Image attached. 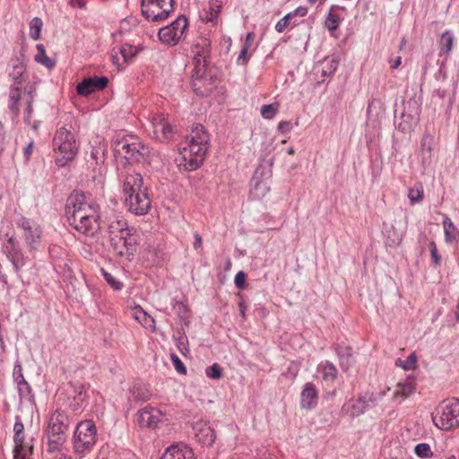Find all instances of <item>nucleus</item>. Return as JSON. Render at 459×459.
<instances>
[{"mask_svg":"<svg viewBox=\"0 0 459 459\" xmlns=\"http://www.w3.org/2000/svg\"><path fill=\"white\" fill-rule=\"evenodd\" d=\"M67 221L76 230L93 236L99 229V215L93 204L85 202L83 193L73 191L66 200Z\"/></svg>","mask_w":459,"mask_h":459,"instance_id":"f257e3e1","label":"nucleus"},{"mask_svg":"<svg viewBox=\"0 0 459 459\" xmlns=\"http://www.w3.org/2000/svg\"><path fill=\"white\" fill-rule=\"evenodd\" d=\"M126 222L117 221L109 226L110 245L117 255L131 261L140 244V236L132 228H124Z\"/></svg>","mask_w":459,"mask_h":459,"instance_id":"f03ea898","label":"nucleus"},{"mask_svg":"<svg viewBox=\"0 0 459 459\" xmlns=\"http://www.w3.org/2000/svg\"><path fill=\"white\" fill-rule=\"evenodd\" d=\"M431 415L434 424L443 430H451L458 428L459 400L452 397L443 401Z\"/></svg>","mask_w":459,"mask_h":459,"instance_id":"7ed1b4c3","label":"nucleus"},{"mask_svg":"<svg viewBox=\"0 0 459 459\" xmlns=\"http://www.w3.org/2000/svg\"><path fill=\"white\" fill-rule=\"evenodd\" d=\"M74 447L77 454L90 452L97 441V429L92 420H86L77 424L74 431Z\"/></svg>","mask_w":459,"mask_h":459,"instance_id":"20e7f679","label":"nucleus"},{"mask_svg":"<svg viewBox=\"0 0 459 459\" xmlns=\"http://www.w3.org/2000/svg\"><path fill=\"white\" fill-rule=\"evenodd\" d=\"M174 0H141V12L148 22H160L173 12Z\"/></svg>","mask_w":459,"mask_h":459,"instance_id":"39448f33","label":"nucleus"},{"mask_svg":"<svg viewBox=\"0 0 459 459\" xmlns=\"http://www.w3.org/2000/svg\"><path fill=\"white\" fill-rule=\"evenodd\" d=\"M188 22L185 15H179L169 25L160 29L158 37L160 40L169 46H176L186 38Z\"/></svg>","mask_w":459,"mask_h":459,"instance_id":"423d86ee","label":"nucleus"},{"mask_svg":"<svg viewBox=\"0 0 459 459\" xmlns=\"http://www.w3.org/2000/svg\"><path fill=\"white\" fill-rule=\"evenodd\" d=\"M192 53L194 54V69H197V74H204L207 70L211 56V40L204 37L198 38L192 45Z\"/></svg>","mask_w":459,"mask_h":459,"instance_id":"0eeeda50","label":"nucleus"},{"mask_svg":"<svg viewBox=\"0 0 459 459\" xmlns=\"http://www.w3.org/2000/svg\"><path fill=\"white\" fill-rule=\"evenodd\" d=\"M206 152V145L184 146L182 149H179V154L185 163L180 162L179 167L183 165L187 170H195L198 169L204 160Z\"/></svg>","mask_w":459,"mask_h":459,"instance_id":"6e6552de","label":"nucleus"},{"mask_svg":"<svg viewBox=\"0 0 459 459\" xmlns=\"http://www.w3.org/2000/svg\"><path fill=\"white\" fill-rule=\"evenodd\" d=\"M18 226L24 230L25 242L30 251L36 250L40 243L42 230L34 221L21 217Z\"/></svg>","mask_w":459,"mask_h":459,"instance_id":"1a4fd4ad","label":"nucleus"},{"mask_svg":"<svg viewBox=\"0 0 459 459\" xmlns=\"http://www.w3.org/2000/svg\"><path fill=\"white\" fill-rule=\"evenodd\" d=\"M5 236L7 239L3 244V251L12 263L15 273L19 274L21 268L24 265L23 254L15 238L13 236L9 237L8 234Z\"/></svg>","mask_w":459,"mask_h":459,"instance_id":"9d476101","label":"nucleus"},{"mask_svg":"<svg viewBox=\"0 0 459 459\" xmlns=\"http://www.w3.org/2000/svg\"><path fill=\"white\" fill-rule=\"evenodd\" d=\"M125 204L129 212L135 215H144L151 208V199L147 190L137 192L131 197H126Z\"/></svg>","mask_w":459,"mask_h":459,"instance_id":"9b49d317","label":"nucleus"},{"mask_svg":"<svg viewBox=\"0 0 459 459\" xmlns=\"http://www.w3.org/2000/svg\"><path fill=\"white\" fill-rule=\"evenodd\" d=\"M192 87L195 93L201 97L209 96L214 88L212 76L207 74V70L204 74H197V69H193Z\"/></svg>","mask_w":459,"mask_h":459,"instance_id":"f8f14e48","label":"nucleus"},{"mask_svg":"<svg viewBox=\"0 0 459 459\" xmlns=\"http://www.w3.org/2000/svg\"><path fill=\"white\" fill-rule=\"evenodd\" d=\"M271 146L272 145H267L263 150V158L261 159V161L255 170L251 179L259 181L264 180L265 182H268L271 178L273 174L272 167L274 160L273 155H272V150L270 149Z\"/></svg>","mask_w":459,"mask_h":459,"instance_id":"ddd939ff","label":"nucleus"},{"mask_svg":"<svg viewBox=\"0 0 459 459\" xmlns=\"http://www.w3.org/2000/svg\"><path fill=\"white\" fill-rule=\"evenodd\" d=\"M108 83V79L106 76H93L84 78L76 86L78 95L89 96L95 91L104 90Z\"/></svg>","mask_w":459,"mask_h":459,"instance_id":"4468645a","label":"nucleus"},{"mask_svg":"<svg viewBox=\"0 0 459 459\" xmlns=\"http://www.w3.org/2000/svg\"><path fill=\"white\" fill-rule=\"evenodd\" d=\"M147 190L143 187V177L140 173L127 174L124 179L123 192L126 197H131L137 194V192H143Z\"/></svg>","mask_w":459,"mask_h":459,"instance_id":"2eb2a0df","label":"nucleus"},{"mask_svg":"<svg viewBox=\"0 0 459 459\" xmlns=\"http://www.w3.org/2000/svg\"><path fill=\"white\" fill-rule=\"evenodd\" d=\"M13 459H27L33 452V445L25 441L24 431L13 435Z\"/></svg>","mask_w":459,"mask_h":459,"instance_id":"dca6fc26","label":"nucleus"},{"mask_svg":"<svg viewBox=\"0 0 459 459\" xmlns=\"http://www.w3.org/2000/svg\"><path fill=\"white\" fill-rule=\"evenodd\" d=\"M196 440L207 446H212L216 438L215 430L206 422H196L194 426Z\"/></svg>","mask_w":459,"mask_h":459,"instance_id":"f3484780","label":"nucleus"},{"mask_svg":"<svg viewBox=\"0 0 459 459\" xmlns=\"http://www.w3.org/2000/svg\"><path fill=\"white\" fill-rule=\"evenodd\" d=\"M160 411L153 407H145L139 411L137 422L141 427L155 428L161 420Z\"/></svg>","mask_w":459,"mask_h":459,"instance_id":"a211bd4d","label":"nucleus"},{"mask_svg":"<svg viewBox=\"0 0 459 459\" xmlns=\"http://www.w3.org/2000/svg\"><path fill=\"white\" fill-rule=\"evenodd\" d=\"M300 406L303 409L310 410L317 404L318 392L316 385L312 383H307L300 395Z\"/></svg>","mask_w":459,"mask_h":459,"instance_id":"6ab92c4d","label":"nucleus"},{"mask_svg":"<svg viewBox=\"0 0 459 459\" xmlns=\"http://www.w3.org/2000/svg\"><path fill=\"white\" fill-rule=\"evenodd\" d=\"M151 396L152 393L148 385L143 383H135L129 389L128 403H130V406H132L133 402H146L151 398Z\"/></svg>","mask_w":459,"mask_h":459,"instance_id":"aec40b11","label":"nucleus"},{"mask_svg":"<svg viewBox=\"0 0 459 459\" xmlns=\"http://www.w3.org/2000/svg\"><path fill=\"white\" fill-rule=\"evenodd\" d=\"M160 459H194L193 450L187 446H170Z\"/></svg>","mask_w":459,"mask_h":459,"instance_id":"412c9836","label":"nucleus"},{"mask_svg":"<svg viewBox=\"0 0 459 459\" xmlns=\"http://www.w3.org/2000/svg\"><path fill=\"white\" fill-rule=\"evenodd\" d=\"M77 152V145H58V156L56 158V164L58 167H64L68 161L74 158Z\"/></svg>","mask_w":459,"mask_h":459,"instance_id":"4be33fe9","label":"nucleus"},{"mask_svg":"<svg viewBox=\"0 0 459 459\" xmlns=\"http://www.w3.org/2000/svg\"><path fill=\"white\" fill-rule=\"evenodd\" d=\"M270 191V186L268 182L264 180H254L250 181V191L249 197L253 200H260L263 199L267 193Z\"/></svg>","mask_w":459,"mask_h":459,"instance_id":"5701e85b","label":"nucleus"},{"mask_svg":"<svg viewBox=\"0 0 459 459\" xmlns=\"http://www.w3.org/2000/svg\"><path fill=\"white\" fill-rule=\"evenodd\" d=\"M152 125L155 133L160 132L165 139H170V136L173 134L172 127L168 123V120L163 114L155 115L152 117Z\"/></svg>","mask_w":459,"mask_h":459,"instance_id":"b1692460","label":"nucleus"},{"mask_svg":"<svg viewBox=\"0 0 459 459\" xmlns=\"http://www.w3.org/2000/svg\"><path fill=\"white\" fill-rule=\"evenodd\" d=\"M370 409V404H366L365 396L359 395L351 405H344L342 410L351 418L359 417Z\"/></svg>","mask_w":459,"mask_h":459,"instance_id":"393cba45","label":"nucleus"},{"mask_svg":"<svg viewBox=\"0 0 459 459\" xmlns=\"http://www.w3.org/2000/svg\"><path fill=\"white\" fill-rule=\"evenodd\" d=\"M416 390L415 380L413 377H408L403 382H399L397 389L394 392V397H402L403 399L407 398L412 394Z\"/></svg>","mask_w":459,"mask_h":459,"instance_id":"a878e982","label":"nucleus"},{"mask_svg":"<svg viewBox=\"0 0 459 459\" xmlns=\"http://www.w3.org/2000/svg\"><path fill=\"white\" fill-rule=\"evenodd\" d=\"M454 35L450 30H446L441 34V37L438 40L439 47V56H449L454 44Z\"/></svg>","mask_w":459,"mask_h":459,"instance_id":"bb28decb","label":"nucleus"},{"mask_svg":"<svg viewBox=\"0 0 459 459\" xmlns=\"http://www.w3.org/2000/svg\"><path fill=\"white\" fill-rule=\"evenodd\" d=\"M48 440V446L47 451L48 452H55V451H61L64 445L65 444L67 440V434L62 433V434H55V433H47Z\"/></svg>","mask_w":459,"mask_h":459,"instance_id":"cd10ccee","label":"nucleus"},{"mask_svg":"<svg viewBox=\"0 0 459 459\" xmlns=\"http://www.w3.org/2000/svg\"><path fill=\"white\" fill-rule=\"evenodd\" d=\"M335 9H340L344 11L345 7L333 4L330 7L329 13L325 18V26L330 30L333 31L336 30L339 28L340 22L342 21L339 14L334 13Z\"/></svg>","mask_w":459,"mask_h":459,"instance_id":"c85d7f7f","label":"nucleus"},{"mask_svg":"<svg viewBox=\"0 0 459 459\" xmlns=\"http://www.w3.org/2000/svg\"><path fill=\"white\" fill-rule=\"evenodd\" d=\"M54 426L60 427L62 429L68 432L71 424V419L61 410H56L50 417L49 422Z\"/></svg>","mask_w":459,"mask_h":459,"instance_id":"c756f323","label":"nucleus"},{"mask_svg":"<svg viewBox=\"0 0 459 459\" xmlns=\"http://www.w3.org/2000/svg\"><path fill=\"white\" fill-rule=\"evenodd\" d=\"M210 135L203 125L197 124L191 132L189 143H209Z\"/></svg>","mask_w":459,"mask_h":459,"instance_id":"7c9ffc66","label":"nucleus"},{"mask_svg":"<svg viewBox=\"0 0 459 459\" xmlns=\"http://www.w3.org/2000/svg\"><path fill=\"white\" fill-rule=\"evenodd\" d=\"M318 369L322 372L325 381L333 382L337 378L338 370L333 363L328 360L321 362L318 366Z\"/></svg>","mask_w":459,"mask_h":459,"instance_id":"2f4dec72","label":"nucleus"},{"mask_svg":"<svg viewBox=\"0 0 459 459\" xmlns=\"http://www.w3.org/2000/svg\"><path fill=\"white\" fill-rule=\"evenodd\" d=\"M22 85L13 84L9 94V109L15 115L19 113V101Z\"/></svg>","mask_w":459,"mask_h":459,"instance_id":"473e14b6","label":"nucleus"},{"mask_svg":"<svg viewBox=\"0 0 459 459\" xmlns=\"http://www.w3.org/2000/svg\"><path fill=\"white\" fill-rule=\"evenodd\" d=\"M141 150L136 149V145H122V150L126 154H130V156H125L126 160H134L135 161H140L141 158L143 157V152H148V145H140Z\"/></svg>","mask_w":459,"mask_h":459,"instance_id":"72a5a7b5","label":"nucleus"},{"mask_svg":"<svg viewBox=\"0 0 459 459\" xmlns=\"http://www.w3.org/2000/svg\"><path fill=\"white\" fill-rule=\"evenodd\" d=\"M36 48L37 54L35 55V61L48 69L53 68L56 65V61L47 56L44 46L42 44H38Z\"/></svg>","mask_w":459,"mask_h":459,"instance_id":"f704fd0d","label":"nucleus"},{"mask_svg":"<svg viewBox=\"0 0 459 459\" xmlns=\"http://www.w3.org/2000/svg\"><path fill=\"white\" fill-rule=\"evenodd\" d=\"M401 122L397 125V131L403 134H410L415 124L416 118L411 114L403 113Z\"/></svg>","mask_w":459,"mask_h":459,"instance_id":"c9c22d12","label":"nucleus"},{"mask_svg":"<svg viewBox=\"0 0 459 459\" xmlns=\"http://www.w3.org/2000/svg\"><path fill=\"white\" fill-rule=\"evenodd\" d=\"M443 226L446 242L452 243L454 240H455L456 234L458 233L456 227L447 216H445L444 218Z\"/></svg>","mask_w":459,"mask_h":459,"instance_id":"e433bc0d","label":"nucleus"},{"mask_svg":"<svg viewBox=\"0 0 459 459\" xmlns=\"http://www.w3.org/2000/svg\"><path fill=\"white\" fill-rule=\"evenodd\" d=\"M54 143H75V138L70 131L61 127L54 136Z\"/></svg>","mask_w":459,"mask_h":459,"instance_id":"4c0bfd02","label":"nucleus"},{"mask_svg":"<svg viewBox=\"0 0 459 459\" xmlns=\"http://www.w3.org/2000/svg\"><path fill=\"white\" fill-rule=\"evenodd\" d=\"M138 51L139 50L135 46L130 44H124L119 48V52L125 63L131 62L133 58L137 55Z\"/></svg>","mask_w":459,"mask_h":459,"instance_id":"58836bf2","label":"nucleus"},{"mask_svg":"<svg viewBox=\"0 0 459 459\" xmlns=\"http://www.w3.org/2000/svg\"><path fill=\"white\" fill-rule=\"evenodd\" d=\"M19 395L21 399H25L28 401H33L34 400V394H32L31 387L30 384L26 380H22L21 382L16 383Z\"/></svg>","mask_w":459,"mask_h":459,"instance_id":"ea45409f","label":"nucleus"},{"mask_svg":"<svg viewBox=\"0 0 459 459\" xmlns=\"http://www.w3.org/2000/svg\"><path fill=\"white\" fill-rule=\"evenodd\" d=\"M25 66L22 62H18L16 65H13V71L10 74V76L13 77L14 83L17 85H22L23 82V74L25 72Z\"/></svg>","mask_w":459,"mask_h":459,"instance_id":"a19ab883","label":"nucleus"},{"mask_svg":"<svg viewBox=\"0 0 459 459\" xmlns=\"http://www.w3.org/2000/svg\"><path fill=\"white\" fill-rule=\"evenodd\" d=\"M43 22L40 18L34 17L30 22V37L34 40L40 38Z\"/></svg>","mask_w":459,"mask_h":459,"instance_id":"79ce46f5","label":"nucleus"},{"mask_svg":"<svg viewBox=\"0 0 459 459\" xmlns=\"http://www.w3.org/2000/svg\"><path fill=\"white\" fill-rule=\"evenodd\" d=\"M137 311H139L141 316H135V320H137L143 327L153 330L155 327L154 319L143 311L141 307H138Z\"/></svg>","mask_w":459,"mask_h":459,"instance_id":"37998d69","label":"nucleus"},{"mask_svg":"<svg viewBox=\"0 0 459 459\" xmlns=\"http://www.w3.org/2000/svg\"><path fill=\"white\" fill-rule=\"evenodd\" d=\"M335 350L340 359V365L342 368H344V359L347 360H351L352 359V348L351 346L337 345Z\"/></svg>","mask_w":459,"mask_h":459,"instance_id":"c03bdc74","label":"nucleus"},{"mask_svg":"<svg viewBox=\"0 0 459 459\" xmlns=\"http://www.w3.org/2000/svg\"><path fill=\"white\" fill-rule=\"evenodd\" d=\"M338 64L335 58H325L322 63V76L326 77L333 74L336 71Z\"/></svg>","mask_w":459,"mask_h":459,"instance_id":"a18cd8bd","label":"nucleus"},{"mask_svg":"<svg viewBox=\"0 0 459 459\" xmlns=\"http://www.w3.org/2000/svg\"><path fill=\"white\" fill-rule=\"evenodd\" d=\"M221 9V2L219 0H212L210 3L209 11L206 13L204 19L207 22H213L217 19L218 14L220 13Z\"/></svg>","mask_w":459,"mask_h":459,"instance_id":"49530a36","label":"nucleus"},{"mask_svg":"<svg viewBox=\"0 0 459 459\" xmlns=\"http://www.w3.org/2000/svg\"><path fill=\"white\" fill-rule=\"evenodd\" d=\"M298 24V22L296 20H293L291 18V15L290 13H287L284 17H282L275 25V30L281 33L283 32L286 28L290 25L296 26Z\"/></svg>","mask_w":459,"mask_h":459,"instance_id":"de8ad7c7","label":"nucleus"},{"mask_svg":"<svg viewBox=\"0 0 459 459\" xmlns=\"http://www.w3.org/2000/svg\"><path fill=\"white\" fill-rule=\"evenodd\" d=\"M414 453L420 458H430L433 455L430 446L427 443H420L415 446Z\"/></svg>","mask_w":459,"mask_h":459,"instance_id":"09e8293b","label":"nucleus"},{"mask_svg":"<svg viewBox=\"0 0 459 459\" xmlns=\"http://www.w3.org/2000/svg\"><path fill=\"white\" fill-rule=\"evenodd\" d=\"M279 110V104L273 103L269 105H264L261 108V115L265 119H272L275 117Z\"/></svg>","mask_w":459,"mask_h":459,"instance_id":"8fccbe9b","label":"nucleus"},{"mask_svg":"<svg viewBox=\"0 0 459 459\" xmlns=\"http://www.w3.org/2000/svg\"><path fill=\"white\" fill-rule=\"evenodd\" d=\"M205 374L209 378L221 379L222 377V368L218 363H213L206 368Z\"/></svg>","mask_w":459,"mask_h":459,"instance_id":"3c124183","label":"nucleus"},{"mask_svg":"<svg viewBox=\"0 0 459 459\" xmlns=\"http://www.w3.org/2000/svg\"><path fill=\"white\" fill-rule=\"evenodd\" d=\"M385 391H381L377 393H370L369 394H364L366 404H370V408L376 406L379 401L385 395Z\"/></svg>","mask_w":459,"mask_h":459,"instance_id":"603ef678","label":"nucleus"},{"mask_svg":"<svg viewBox=\"0 0 459 459\" xmlns=\"http://www.w3.org/2000/svg\"><path fill=\"white\" fill-rule=\"evenodd\" d=\"M173 309L181 321H185L188 318V307L183 302L176 301L173 305Z\"/></svg>","mask_w":459,"mask_h":459,"instance_id":"864d4df0","label":"nucleus"},{"mask_svg":"<svg viewBox=\"0 0 459 459\" xmlns=\"http://www.w3.org/2000/svg\"><path fill=\"white\" fill-rule=\"evenodd\" d=\"M103 277L105 281L108 283V285L115 290H122L124 284L123 282L119 281L117 279H116L111 273L106 272L105 270H101Z\"/></svg>","mask_w":459,"mask_h":459,"instance_id":"5fc2aeb1","label":"nucleus"},{"mask_svg":"<svg viewBox=\"0 0 459 459\" xmlns=\"http://www.w3.org/2000/svg\"><path fill=\"white\" fill-rule=\"evenodd\" d=\"M408 198L411 204L419 203L423 198V189L420 186V188H410L408 193Z\"/></svg>","mask_w":459,"mask_h":459,"instance_id":"6e6d98bb","label":"nucleus"},{"mask_svg":"<svg viewBox=\"0 0 459 459\" xmlns=\"http://www.w3.org/2000/svg\"><path fill=\"white\" fill-rule=\"evenodd\" d=\"M170 359H171L172 364L178 373H179L181 375L186 374V368L177 354L171 353Z\"/></svg>","mask_w":459,"mask_h":459,"instance_id":"4d7b16f0","label":"nucleus"},{"mask_svg":"<svg viewBox=\"0 0 459 459\" xmlns=\"http://www.w3.org/2000/svg\"><path fill=\"white\" fill-rule=\"evenodd\" d=\"M72 388L74 393L73 398L81 402H85L87 395L84 386L82 385H80L78 386L73 385Z\"/></svg>","mask_w":459,"mask_h":459,"instance_id":"13d9d810","label":"nucleus"},{"mask_svg":"<svg viewBox=\"0 0 459 459\" xmlns=\"http://www.w3.org/2000/svg\"><path fill=\"white\" fill-rule=\"evenodd\" d=\"M247 274L243 271H239L237 273L234 278V283L236 287L239 290H244L247 287Z\"/></svg>","mask_w":459,"mask_h":459,"instance_id":"bf43d9fd","label":"nucleus"},{"mask_svg":"<svg viewBox=\"0 0 459 459\" xmlns=\"http://www.w3.org/2000/svg\"><path fill=\"white\" fill-rule=\"evenodd\" d=\"M417 357L415 353L410 354L407 359L402 362L401 366L404 370L413 369L416 367Z\"/></svg>","mask_w":459,"mask_h":459,"instance_id":"052dcab7","label":"nucleus"},{"mask_svg":"<svg viewBox=\"0 0 459 459\" xmlns=\"http://www.w3.org/2000/svg\"><path fill=\"white\" fill-rule=\"evenodd\" d=\"M13 377L15 381V383L21 382L22 380H25L23 374H22V365L19 363H16L13 368Z\"/></svg>","mask_w":459,"mask_h":459,"instance_id":"680f3d73","label":"nucleus"},{"mask_svg":"<svg viewBox=\"0 0 459 459\" xmlns=\"http://www.w3.org/2000/svg\"><path fill=\"white\" fill-rule=\"evenodd\" d=\"M248 49L249 48H247V46L242 47V49L237 59V63L238 65H246L248 62V57L247 56Z\"/></svg>","mask_w":459,"mask_h":459,"instance_id":"e2e57ef3","label":"nucleus"},{"mask_svg":"<svg viewBox=\"0 0 459 459\" xmlns=\"http://www.w3.org/2000/svg\"><path fill=\"white\" fill-rule=\"evenodd\" d=\"M186 345H187V338L186 336H180L178 339L177 346L182 354H185V352L188 351Z\"/></svg>","mask_w":459,"mask_h":459,"instance_id":"0e129e2a","label":"nucleus"},{"mask_svg":"<svg viewBox=\"0 0 459 459\" xmlns=\"http://www.w3.org/2000/svg\"><path fill=\"white\" fill-rule=\"evenodd\" d=\"M105 145H94L92 146V150L91 152V157L96 160V162H98L99 154L101 152L102 154L105 153L106 149H103Z\"/></svg>","mask_w":459,"mask_h":459,"instance_id":"69168bd1","label":"nucleus"},{"mask_svg":"<svg viewBox=\"0 0 459 459\" xmlns=\"http://www.w3.org/2000/svg\"><path fill=\"white\" fill-rule=\"evenodd\" d=\"M289 13L291 15L292 19H294L297 16L304 17L307 13V8L304 6H299Z\"/></svg>","mask_w":459,"mask_h":459,"instance_id":"338daca9","label":"nucleus"},{"mask_svg":"<svg viewBox=\"0 0 459 459\" xmlns=\"http://www.w3.org/2000/svg\"><path fill=\"white\" fill-rule=\"evenodd\" d=\"M292 128V125L289 121H281L278 125V131L281 134H286L290 132Z\"/></svg>","mask_w":459,"mask_h":459,"instance_id":"774afa93","label":"nucleus"}]
</instances>
